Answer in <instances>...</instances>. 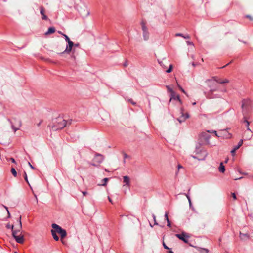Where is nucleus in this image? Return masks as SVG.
<instances>
[{"label":"nucleus","instance_id":"nucleus-1","mask_svg":"<svg viewBox=\"0 0 253 253\" xmlns=\"http://www.w3.org/2000/svg\"><path fill=\"white\" fill-rule=\"evenodd\" d=\"M209 81L211 82V84L209 85V87L210 88V92L211 93L219 90V87L216 83L223 84L229 82L228 79L221 80L216 76L213 77L211 80H209Z\"/></svg>","mask_w":253,"mask_h":253},{"label":"nucleus","instance_id":"nucleus-2","mask_svg":"<svg viewBox=\"0 0 253 253\" xmlns=\"http://www.w3.org/2000/svg\"><path fill=\"white\" fill-rule=\"evenodd\" d=\"M56 120L57 121L54 123V125L52 126H51L50 125L48 126L51 127L52 130L57 131L59 129H62L67 126V122H66V120L63 119L62 118L59 117L57 118Z\"/></svg>","mask_w":253,"mask_h":253},{"label":"nucleus","instance_id":"nucleus-3","mask_svg":"<svg viewBox=\"0 0 253 253\" xmlns=\"http://www.w3.org/2000/svg\"><path fill=\"white\" fill-rule=\"evenodd\" d=\"M17 221L19 223V228L15 230H13L12 236L18 243H23L24 242V237L22 235L17 236L16 234L20 231L22 228V223H21V216H20L17 219Z\"/></svg>","mask_w":253,"mask_h":253},{"label":"nucleus","instance_id":"nucleus-4","mask_svg":"<svg viewBox=\"0 0 253 253\" xmlns=\"http://www.w3.org/2000/svg\"><path fill=\"white\" fill-rule=\"evenodd\" d=\"M52 227L55 230L56 233H58L60 235L61 238H64L66 236V231L65 229H63L59 225L55 223H53L52 224Z\"/></svg>","mask_w":253,"mask_h":253},{"label":"nucleus","instance_id":"nucleus-5","mask_svg":"<svg viewBox=\"0 0 253 253\" xmlns=\"http://www.w3.org/2000/svg\"><path fill=\"white\" fill-rule=\"evenodd\" d=\"M142 29L143 31V37L144 40L147 41L149 38V33L148 31V28L145 25L144 21L141 22Z\"/></svg>","mask_w":253,"mask_h":253},{"label":"nucleus","instance_id":"nucleus-6","mask_svg":"<svg viewBox=\"0 0 253 253\" xmlns=\"http://www.w3.org/2000/svg\"><path fill=\"white\" fill-rule=\"evenodd\" d=\"M175 236L182 240L184 243H188L189 236L185 232H182L181 234H176Z\"/></svg>","mask_w":253,"mask_h":253},{"label":"nucleus","instance_id":"nucleus-7","mask_svg":"<svg viewBox=\"0 0 253 253\" xmlns=\"http://www.w3.org/2000/svg\"><path fill=\"white\" fill-rule=\"evenodd\" d=\"M67 43L68 44L66 45L65 50L63 52L60 53V54H63L64 53L69 54L72 51L74 45V42L71 40H70L67 42Z\"/></svg>","mask_w":253,"mask_h":253},{"label":"nucleus","instance_id":"nucleus-8","mask_svg":"<svg viewBox=\"0 0 253 253\" xmlns=\"http://www.w3.org/2000/svg\"><path fill=\"white\" fill-rule=\"evenodd\" d=\"M207 154L206 151H203L202 153L197 154V156L192 155V157L194 159H197L199 161H203L206 159Z\"/></svg>","mask_w":253,"mask_h":253},{"label":"nucleus","instance_id":"nucleus-9","mask_svg":"<svg viewBox=\"0 0 253 253\" xmlns=\"http://www.w3.org/2000/svg\"><path fill=\"white\" fill-rule=\"evenodd\" d=\"M104 160V157L102 155L99 154V153H96L95 155V156L93 158V161L95 162H96L98 164L101 163Z\"/></svg>","mask_w":253,"mask_h":253},{"label":"nucleus","instance_id":"nucleus-10","mask_svg":"<svg viewBox=\"0 0 253 253\" xmlns=\"http://www.w3.org/2000/svg\"><path fill=\"white\" fill-rule=\"evenodd\" d=\"M211 137V136L207 132H203L201 133L200 135L201 139L203 140L206 143H209V139Z\"/></svg>","mask_w":253,"mask_h":253},{"label":"nucleus","instance_id":"nucleus-11","mask_svg":"<svg viewBox=\"0 0 253 253\" xmlns=\"http://www.w3.org/2000/svg\"><path fill=\"white\" fill-rule=\"evenodd\" d=\"M40 13L42 15V20H47L48 17L45 14V10L43 7L41 6L40 7Z\"/></svg>","mask_w":253,"mask_h":253},{"label":"nucleus","instance_id":"nucleus-12","mask_svg":"<svg viewBox=\"0 0 253 253\" xmlns=\"http://www.w3.org/2000/svg\"><path fill=\"white\" fill-rule=\"evenodd\" d=\"M172 99L178 100L180 104L182 103V101L180 99L179 96L178 95H176L175 92H174V94H172L170 95V101Z\"/></svg>","mask_w":253,"mask_h":253},{"label":"nucleus","instance_id":"nucleus-13","mask_svg":"<svg viewBox=\"0 0 253 253\" xmlns=\"http://www.w3.org/2000/svg\"><path fill=\"white\" fill-rule=\"evenodd\" d=\"M123 182L128 186H130V178L128 176H123Z\"/></svg>","mask_w":253,"mask_h":253},{"label":"nucleus","instance_id":"nucleus-14","mask_svg":"<svg viewBox=\"0 0 253 253\" xmlns=\"http://www.w3.org/2000/svg\"><path fill=\"white\" fill-rule=\"evenodd\" d=\"M200 146H201V144H199V145H197L196 147L195 152H196V154H199L202 153L203 151H205L204 150L201 149L200 148Z\"/></svg>","mask_w":253,"mask_h":253},{"label":"nucleus","instance_id":"nucleus-15","mask_svg":"<svg viewBox=\"0 0 253 253\" xmlns=\"http://www.w3.org/2000/svg\"><path fill=\"white\" fill-rule=\"evenodd\" d=\"M55 28L54 27H50L48 28V30L45 32V35H49L54 33L55 32Z\"/></svg>","mask_w":253,"mask_h":253},{"label":"nucleus","instance_id":"nucleus-16","mask_svg":"<svg viewBox=\"0 0 253 253\" xmlns=\"http://www.w3.org/2000/svg\"><path fill=\"white\" fill-rule=\"evenodd\" d=\"M219 171L221 173H224L225 171V167L222 162H221L219 167Z\"/></svg>","mask_w":253,"mask_h":253},{"label":"nucleus","instance_id":"nucleus-17","mask_svg":"<svg viewBox=\"0 0 253 253\" xmlns=\"http://www.w3.org/2000/svg\"><path fill=\"white\" fill-rule=\"evenodd\" d=\"M52 235L55 241H58L59 239V237L57 235V233L55 230L53 229L51 230Z\"/></svg>","mask_w":253,"mask_h":253},{"label":"nucleus","instance_id":"nucleus-18","mask_svg":"<svg viewBox=\"0 0 253 253\" xmlns=\"http://www.w3.org/2000/svg\"><path fill=\"white\" fill-rule=\"evenodd\" d=\"M244 119H245V120H244V122H245L246 123V126H247V130L245 132V134H247L248 133H251V130L249 128V125H250V122L245 119V117H244Z\"/></svg>","mask_w":253,"mask_h":253},{"label":"nucleus","instance_id":"nucleus-19","mask_svg":"<svg viewBox=\"0 0 253 253\" xmlns=\"http://www.w3.org/2000/svg\"><path fill=\"white\" fill-rule=\"evenodd\" d=\"M175 36H180V37H183V38L184 39H189L190 38V36H189V35L187 34V35H184L183 34H182V33H176L175 34Z\"/></svg>","mask_w":253,"mask_h":253},{"label":"nucleus","instance_id":"nucleus-20","mask_svg":"<svg viewBox=\"0 0 253 253\" xmlns=\"http://www.w3.org/2000/svg\"><path fill=\"white\" fill-rule=\"evenodd\" d=\"M240 237L241 239H244L245 238H249V235L247 233L240 232Z\"/></svg>","mask_w":253,"mask_h":253},{"label":"nucleus","instance_id":"nucleus-21","mask_svg":"<svg viewBox=\"0 0 253 253\" xmlns=\"http://www.w3.org/2000/svg\"><path fill=\"white\" fill-rule=\"evenodd\" d=\"M250 103L249 100L243 99L242 101V107L244 108L245 106L248 105Z\"/></svg>","mask_w":253,"mask_h":253},{"label":"nucleus","instance_id":"nucleus-22","mask_svg":"<svg viewBox=\"0 0 253 253\" xmlns=\"http://www.w3.org/2000/svg\"><path fill=\"white\" fill-rule=\"evenodd\" d=\"M184 118V114L182 113L181 116H180V117L179 118H178V119H177V120H178L180 123H181V122H182L185 121V118Z\"/></svg>","mask_w":253,"mask_h":253},{"label":"nucleus","instance_id":"nucleus-23","mask_svg":"<svg viewBox=\"0 0 253 253\" xmlns=\"http://www.w3.org/2000/svg\"><path fill=\"white\" fill-rule=\"evenodd\" d=\"M243 140L242 139H241L238 142V145L235 146L234 147L236 148V149H238L243 145Z\"/></svg>","mask_w":253,"mask_h":253},{"label":"nucleus","instance_id":"nucleus-24","mask_svg":"<svg viewBox=\"0 0 253 253\" xmlns=\"http://www.w3.org/2000/svg\"><path fill=\"white\" fill-rule=\"evenodd\" d=\"M166 87L167 88V89H168V91L170 93V95L172 94H174V93L175 92L169 86L167 85L166 86Z\"/></svg>","mask_w":253,"mask_h":253},{"label":"nucleus","instance_id":"nucleus-25","mask_svg":"<svg viewBox=\"0 0 253 253\" xmlns=\"http://www.w3.org/2000/svg\"><path fill=\"white\" fill-rule=\"evenodd\" d=\"M11 172L14 177L17 176V172L14 168H11Z\"/></svg>","mask_w":253,"mask_h":253},{"label":"nucleus","instance_id":"nucleus-26","mask_svg":"<svg viewBox=\"0 0 253 253\" xmlns=\"http://www.w3.org/2000/svg\"><path fill=\"white\" fill-rule=\"evenodd\" d=\"M24 179L26 181V182L30 186V184H29V182L28 180L27 175L26 172L25 171L24 172Z\"/></svg>","mask_w":253,"mask_h":253},{"label":"nucleus","instance_id":"nucleus-27","mask_svg":"<svg viewBox=\"0 0 253 253\" xmlns=\"http://www.w3.org/2000/svg\"><path fill=\"white\" fill-rule=\"evenodd\" d=\"M108 180H109V178H104L103 179V183L102 184H101V185L103 186H106V183L108 181Z\"/></svg>","mask_w":253,"mask_h":253},{"label":"nucleus","instance_id":"nucleus-28","mask_svg":"<svg viewBox=\"0 0 253 253\" xmlns=\"http://www.w3.org/2000/svg\"><path fill=\"white\" fill-rule=\"evenodd\" d=\"M172 68H173L172 65L170 64L169 66V68L166 71V72L168 73H170L172 71Z\"/></svg>","mask_w":253,"mask_h":253},{"label":"nucleus","instance_id":"nucleus-29","mask_svg":"<svg viewBox=\"0 0 253 253\" xmlns=\"http://www.w3.org/2000/svg\"><path fill=\"white\" fill-rule=\"evenodd\" d=\"M62 35L64 37L65 40L67 42H68L69 41L71 40L69 38V37L67 35H66L65 34H62Z\"/></svg>","mask_w":253,"mask_h":253},{"label":"nucleus","instance_id":"nucleus-30","mask_svg":"<svg viewBox=\"0 0 253 253\" xmlns=\"http://www.w3.org/2000/svg\"><path fill=\"white\" fill-rule=\"evenodd\" d=\"M6 227L8 229H11L12 232H13V230H13L14 226L13 225H10L9 224H7L6 225Z\"/></svg>","mask_w":253,"mask_h":253},{"label":"nucleus","instance_id":"nucleus-31","mask_svg":"<svg viewBox=\"0 0 253 253\" xmlns=\"http://www.w3.org/2000/svg\"><path fill=\"white\" fill-rule=\"evenodd\" d=\"M208 250L206 249H201L200 250L201 253H208Z\"/></svg>","mask_w":253,"mask_h":253},{"label":"nucleus","instance_id":"nucleus-32","mask_svg":"<svg viewBox=\"0 0 253 253\" xmlns=\"http://www.w3.org/2000/svg\"><path fill=\"white\" fill-rule=\"evenodd\" d=\"M190 189H189L188 190V193H183L182 194L186 196V197H187L188 200H189V199H190V197L189 196V191H190Z\"/></svg>","mask_w":253,"mask_h":253},{"label":"nucleus","instance_id":"nucleus-33","mask_svg":"<svg viewBox=\"0 0 253 253\" xmlns=\"http://www.w3.org/2000/svg\"><path fill=\"white\" fill-rule=\"evenodd\" d=\"M165 219L166 220L167 222L168 221H170L169 218V217H168V212H165Z\"/></svg>","mask_w":253,"mask_h":253},{"label":"nucleus","instance_id":"nucleus-34","mask_svg":"<svg viewBox=\"0 0 253 253\" xmlns=\"http://www.w3.org/2000/svg\"><path fill=\"white\" fill-rule=\"evenodd\" d=\"M152 217H153V218L154 219V224L155 225H158V223H157V222L156 221V216L153 214H152Z\"/></svg>","mask_w":253,"mask_h":253},{"label":"nucleus","instance_id":"nucleus-35","mask_svg":"<svg viewBox=\"0 0 253 253\" xmlns=\"http://www.w3.org/2000/svg\"><path fill=\"white\" fill-rule=\"evenodd\" d=\"M152 217H153V218L154 219V224L155 225H158V223H157V222L156 221V216L153 214H152Z\"/></svg>","mask_w":253,"mask_h":253},{"label":"nucleus","instance_id":"nucleus-36","mask_svg":"<svg viewBox=\"0 0 253 253\" xmlns=\"http://www.w3.org/2000/svg\"><path fill=\"white\" fill-rule=\"evenodd\" d=\"M152 217H153V218L154 219V224L155 225H158V223H157V222L156 221V216L153 214H152Z\"/></svg>","mask_w":253,"mask_h":253},{"label":"nucleus","instance_id":"nucleus-37","mask_svg":"<svg viewBox=\"0 0 253 253\" xmlns=\"http://www.w3.org/2000/svg\"><path fill=\"white\" fill-rule=\"evenodd\" d=\"M178 88H179V89L182 92H183L184 93H185V94H186V93L185 92V90L183 89V88L180 86L179 85V84H178Z\"/></svg>","mask_w":253,"mask_h":253},{"label":"nucleus","instance_id":"nucleus-38","mask_svg":"<svg viewBox=\"0 0 253 253\" xmlns=\"http://www.w3.org/2000/svg\"><path fill=\"white\" fill-rule=\"evenodd\" d=\"M238 149H236V148H234L233 149H232L231 151V153L232 154V155H234L236 151V150H237Z\"/></svg>","mask_w":253,"mask_h":253},{"label":"nucleus","instance_id":"nucleus-39","mask_svg":"<svg viewBox=\"0 0 253 253\" xmlns=\"http://www.w3.org/2000/svg\"><path fill=\"white\" fill-rule=\"evenodd\" d=\"M128 101L134 105H135L136 104V103L135 102L133 101L132 99H129L128 100Z\"/></svg>","mask_w":253,"mask_h":253},{"label":"nucleus","instance_id":"nucleus-40","mask_svg":"<svg viewBox=\"0 0 253 253\" xmlns=\"http://www.w3.org/2000/svg\"><path fill=\"white\" fill-rule=\"evenodd\" d=\"M163 247L165 249H167V250H170V248H169L166 245V244L164 242H163Z\"/></svg>","mask_w":253,"mask_h":253},{"label":"nucleus","instance_id":"nucleus-41","mask_svg":"<svg viewBox=\"0 0 253 253\" xmlns=\"http://www.w3.org/2000/svg\"><path fill=\"white\" fill-rule=\"evenodd\" d=\"M186 43L187 44V45H194L193 43L192 42H190L189 41H186Z\"/></svg>","mask_w":253,"mask_h":253},{"label":"nucleus","instance_id":"nucleus-42","mask_svg":"<svg viewBox=\"0 0 253 253\" xmlns=\"http://www.w3.org/2000/svg\"><path fill=\"white\" fill-rule=\"evenodd\" d=\"M232 197L233 198V199L234 200H236L237 199V197H236V194L235 193H232Z\"/></svg>","mask_w":253,"mask_h":253},{"label":"nucleus","instance_id":"nucleus-43","mask_svg":"<svg viewBox=\"0 0 253 253\" xmlns=\"http://www.w3.org/2000/svg\"><path fill=\"white\" fill-rule=\"evenodd\" d=\"M12 128L14 130V132L18 129V128H16L13 125H12Z\"/></svg>","mask_w":253,"mask_h":253},{"label":"nucleus","instance_id":"nucleus-44","mask_svg":"<svg viewBox=\"0 0 253 253\" xmlns=\"http://www.w3.org/2000/svg\"><path fill=\"white\" fill-rule=\"evenodd\" d=\"M72 121V120H69L66 121V122H67V126L71 125Z\"/></svg>","mask_w":253,"mask_h":253},{"label":"nucleus","instance_id":"nucleus-45","mask_svg":"<svg viewBox=\"0 0 253 253\" xmlns=\"http://www.w3.org/2000/svg\"><path fill=\"white\" fill-rule=\"evenodd\" d=\"M189 117V115L188 113H186L185 114H184V118H185V120L187 118H188Z\"/></svg>","mask_w":253,"mask_h":253},{"label":"nucleus","instance_id":"nucleus-46","mask_svg":"<svg viewBox=\"0 0 253 253\" xmlns=\"http://www.w3.org/2000/svg\"><path fill=\"white\" fill-rule=\"evenodd\" d=\"M10 160L11 161V162H12L13 163H16V161H15V159L13 158H10Z\"/></svg>","mask_w":253,"mask_h":253},{"label":"nucleus","instance_id":"nucleus-47","mask_svg":"<svg viewBox=\"0 0 253 253\" xmlns=\"http://www.w3.org/2000/svg\"><path fill=\"white\" fill-rule=\"evenodd\" d=\"M28 165L32 169H35V168L31 164V163L29 162H28Z\"/></svg>","mask_w":253,"mask_h":253},{"label":"nucleus","instance_id":"nucleus-48","mask_svg":"<svg viewBox=\"0 0 253 253\" xmlns=\"http://www.w3.org/2000/svg\"><path fill=\"white\" fill-rule=\"evenodd\" d=\"M123 156H124V159H126V158H128L129 157V156L128 155H127L126 154V153H124L123 154Z\"/></svg>","mask_w":253,"mask_h":253},{"label":"nucleus","instance_id":"nucleus-49","mask_svg":"<svg viewBox=\"0 0 253 253\" xmlns=\"http://www.w3.org/2000/svg\"><path fill=\"white\" fill-rule=\"evenodd\" d=\"M167 226H168L169 227H171V223H170V221H167Z\"/></svg>","mask_w":253,"mask_h":253},{"label":"nucleus","instance_id":"nucleus-50","mask_svg":"<svg viewBox=\"0 0 253 253\" xmlns=\"http://www.w3.org/2000/svg\"><path fill=\"white\" fill-rule=\"evenodd\" d=\"M124 67H126L128 65L127 61H126V62L123 64Z\"/></svg>","mask_w":253,"mask_h":253},{"label":"nucleus","instance_id":"nucleus-51","mask_svg":"<svg viewBox=\"0 0 253 253\" xmlns=\"http://www.w3.org/2000/svg\"><path fill=\"white\" fill-rule=\"evenodd\" d=\"M246 17L248 18H249L251 20H253L252 17L250 15H246Z\"/></svg>","mask_w":253,"mask_h":253},{"label":"nucleus","instance_id":"nucleus-52","mask_svg":"<svg viewBox=\"0 0 253 253\" xmlns=\"http://www.w3.org/2000/svg\"><path fill=\"white\" fill-rule=\"evenodd\" d=\"M188 202H189L190 207H192V202H191V199H189V200H188Z\"/></svg>","mask_w":253,"mask_h":253},{"label":"nucleus","instance_id":"nucleus-53","mask_svg":"<svg viewBox=\"0 0 253 253\" xmlns=\"http://www.w3.org/2000/svg\"><path fill=\"white\" fill-rule=\"evenodd\" d=\"M82 193L84 196H86L87 194V192L86 191H83Z\"/></svg>","mask_w":253,"mask_h":253},{"label":"nucleus","instance_id":"nucleus-54","mask_svg":"<svg viewBox=\"0 0 253 253\" xmlns=\"http://www.w3.org/2000/svg\"><path fill=\"white\" fill-rule=\"evenodd\" d=\"M108 199L110 203H111L112 204H113L112 200V199L110 198V197H109V196L108 197Z\"/></svg>","mask_w":253,"mask_h":253},{"label":"nucleus","instance_id":"nucleus-55","mask_svg":"<svg viewBox=\"0 0 253 253\" xmlns=\"http://www.w3.org/2000/svg\"><path fill=\"white\" fill-rule=\"evenodd\" d=\"M168 253H174V252L171 250L170 248V250H169Z\"/></svg>","mask_w":253,"mask_h":253},{"label":"nucleus","instance_id":"nucleus-56","mask_svg":"<svg viewBox=\"0 0 253 253\" xmlns=\"http://www.w3.org/2000/svg\"><path fill=\"white\" fill-rule=\"evenodd\" d=\"M79 45H80L79 43H75V44H74V47H78V46H79Z\"/></svg>","mask_w":253,"mask_h":253},{"label":"nucleus","instance_id":"nucleus-57","mask_svg":"<svg viewBox=\"0 0 253 253\" xmlns=\"http://www.w3.org/2000/svg\"><path fill=\"white\" fill-rule=\"evenodd\" d=\"M77 153H78V155H79V158H81V153H80V152L79 151H78V152H77Z\"/></svg>","mask_w":253,"mask_h":253},{"label":"nucleus","instance_id":"nucleus-58","mask_svg":"<svg viewBox=\"0 0 253 253\" xmlns=\"http://www.w3.org/2000/svg\"><path fill=\"white\" fill-rule=\"evenodd\" d=\"M90 165H92V166H97V165H96L95 163H90Z\"/></svg>","mask_w":253,"mask_h":253},{"label":"nucleus","instance_id":"nucleus-59","mask_svg":"<svg viewBox=\"0 0 253 253\" xmlns=\"http://www.w3.org/2000/svg\"><path fill=\"white\" fill-rule=\"evenodd\" d=\"M242 178H243L242 177H239V178H234V180H239V179H241Z\"/></svg>","mask_w":253,"mask_h":253},{"label":"nucleus","instance_id":"nucleus-60","mask_svg":"<svg viewBox=\"0 0 253 253\" xmlns=\"http://www.w3.org/2000/svg\"><path fill=\"white\" fill-rule=\"evenodd\" d=\"M42 120H41L38 124H37V126H40V125H41V124L42 123Z\"/></svg>","mask_w":253,"mask_h":253},{"label":"nucleus","instance_id":"nucleus-61","mask_svg":"<svg viewBox=\"0 0 253 253\" xmlns=\"http://www.w3.org/2000/svg\"><path fill=\"white\" fill-rule=\"evenodd\" d=\"M89 14V12L87 10L85 13V16H87Z\"/></svg>","mask_w":253,"mask_h":253},{"label":"nucleus","instance_id":"nucleus-62","mask_svg":"<svg viewBox=\"0 0 253 253\" xmlns=\"http://www.w3.org/2000/svg\"><path fill=\"white\" fill-rule=\"evenodd\" d=\"M8 213V217L9 218L10 217V213L9 211H7Z\"/></svg>","mask_w":253,"mask_h":253},{"label":"nucleus","instance_id":"nucleus-63","mask_svg":"<svg viewBox=\"0 0 253 253\" xmlns=\"http://www.w3.org/2000/svg\"><path fill=\"white\" fill-rule=\"evenodd\" d=\"M183 168L182 166L181 165H178V169H179L180 168Z\"/></svg>","mask_w":253,"mask_h":253},{"label":"nucleus","instance_id":"nucleus-64","mask_svg":"<svg viewBox=\"0 0 253 253\" xmlns=\"http://www.w3.org/2000/svg\"><path fill=\"white\" fill-rule=\"evenodd\" d=\"M159 64L161 65V66H163V64L162 63V62H159Z\"/></svg>","mask_w":253,"mask_h":253}]
</instances>
